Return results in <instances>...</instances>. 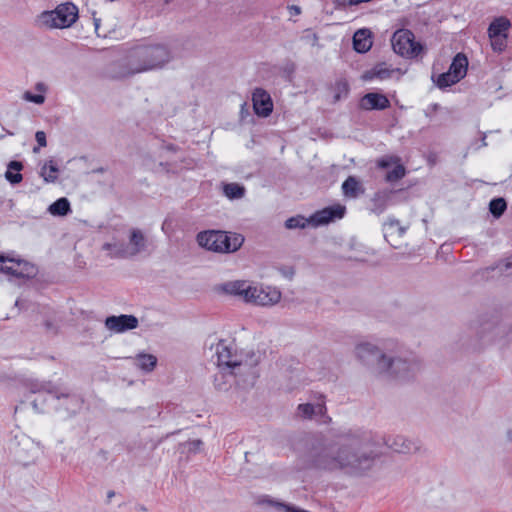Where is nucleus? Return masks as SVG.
Here are the masks:
<instances>
[{
    "instance_id": "obj_1",
    "label": "nucleus",
    "mask_w": 512,
    "mask_h": 512,
    "mask_svg": "<svg viewBox=\"0 0 512 512\" xmlns=\"http://www.w3.org/2000/svg\"><path fill=\"white\" fill-rule=\"evenodd\" d=\"M332 439L321 434L314 438L305 455L309 468L362 476L374 465L378 445L371 431L362 428L331 429Z\"/></svg>"
},
{
    "instance_id": "obj_38",
    "label": "nucleus",
    "mask_w": 512,
    "mask_h": 512,
    "mask_svg": "<svg viewBox=\"0 0 512 512\" xmlns=\"http://www.w3.org/2000/svg\"><path fill=\"white\" fill-rule=\"evenodd\" d=\"M400 159L396 156H384L377 161V166L381 169L392 168Z\"/></svg>"
},
{
    "instance_id": "obj_35",
    "label": "nucleus",
    "mask_w": 512,
    "mask_h": 512,
    "mask_svg": "<svg viewBox=\"0 0 512 512\" xmlns=\"http://www.w3.org/2000/svg\"><path fill=\"white\" fill-rule=\"evenodd\" d=\"M507 208V203L504 198H494L489 203V211L495 217L499 218L503 215Z\"/></svg>"
},
{
    "instance_id": "obj_16",
    "label": "nucleus",
    "mask_w": 512,
    "mask_h": 512,
    "mask_svg": "<svg viewBox=\"0 0 512 512\" xmlns=\"http://www.w3.org/2000/svg\"><path fill=\"white\" fill-rule=\"evenodd\" d=\"M359 107L362 110H385L390 107V101L384 94L370 92L360 99Z\"/></svg>"
},
{
    "instance_id": "obj_20",
    "label": "nucleus",
    "mask_w": 512,
    "mask_h": 512,
    "mask_svg": "<svg viewBox=\"0 0 512 512\" xmlns=\"http://www.w3.org/2000/svg\"><path fill=\"white\" fill-rule=\"evenodd\" d=\"M251 289V286L242 280L229 281L222 285V290L230 295L239 296L243 298L247 302L248 300V290Z\"/></svg>"
},
{
    "instance_id": "obj_7",
    "label": "nucleus",
    "mask_w": 512,
    "mask_h": 512,
    "mask_svg": "<svg viewBox=\"0 0 512 512\" xmlns=\"http://www.w3.org/2000/svg\"><path fill=\"white\" fill-rule=\"evenodd\" d=\"M346 207L341 204L328 206L312 214L309 218H305L302 215H297L288 218L285 221V227L289 230L292 229H304L309 224L314 227L325 225L336 219L344 217Z\"/></svg>"
},
{
    "instance_id": "obj_41",
    "label": "nucleus",
    "mask_w": 512,
    "mask_h": 512,
    "mask_svg": "<svg viewBox=\"0 0 512 512\" xmlns=\"http://www.w3.org/2000/svg\"><path fill=\"white\" fill-rule=\"evenodd\" d=\"M3 264L4 263H1L0 265V271L18 278L17 266L15 263H10V265Z\"/></svg>"
},
{
    "instance_id": "obj_33",
    "label": "nucleus",
    "mask_w": 512,
    "mask_h": 512,
    "mask_svg": "<svg viewBox=\"0 0 512 512\" xmlns=\"http://www.w3.org/2000/svg\"><path fill=\"white\" fill-rule=\"evenodd\" d=\"M223 192L229 199H239L244 196L245 188L238 183H228L224 185Z\"/></svg>"
},
{
    "instance_id": "obj_19",
    "label": "nucleus",
    "mask_w": 512,
    "mask_h": 512,
    "mask_svg": "<svg viewBox=\"0 0 512 512\" xmlns=\"http://www.w3.org/2000/svg\"><path fill=\"white\" fill-rule=\"evenodd\" d=\"M372 47V33L369 29L357 30L353 35V48L358 53H366Z\"/></svg>"
},
{
    "instance_id": "obj_50",
    "label": "nucleus",
    "mask_w": 512,
    "mask_h": 512,
    "mask_svg": "<svg viewBox=\"0 0 512 512\" xmlns=\"http://www.w3.org/2000/svg\"><path fill=\"white\" fill-rule=\"evenodd\" d=\"M35 89L41 93H44L47 90V86L43 82H38L35 85Z\"/></svg>"
},
{
    "instance_id": "obj_42",
    "label": "nucleus",
    "mask_w": 512,
    "mask_h": 512,
    "mask_svg": "<svg viewBox=\"0 0 512 512\" xmlns=\"http://www.w3.org/2000/svg\"><path fill=\"white\" fill-rule=\"evenodd\" d=\"M5 177L6 179L11 183V184H18L22 181L23 177H22V174L20 173H13L12 171L10 170H7L6 173H5Z\"/></svg>"
},
{
    "instance_id": "obj_2",
    "label": "nucleus",
    "mask_w": 512,
    "mask_h": 512,
    "mask_svg": "<svg viewBox=\"0 0 512 512\" xmlns=\"http://www.w3.org/2000/svg\"><path fill=\"white\" fill-rule=\"evenodd\" d=\"M355 355L379 375L398 383L414 380L422 368L421 360L415 354L404 351L392 341H386L382 346L361 342L355 347Z\"/></svg>"
},
{
    "instance_id": "obj_3",
    "label": "nucleus",
    "mask_w": 512,
    "mask_h": 512,
    "mask_svg": "<svg viewBox=\"0 0 512 512\" xmlns=\"http://www.w3.org/2000/svg\"><path fill=\"white\" fill-rule=\"evenodd\" d=\"M172 60V52L163 43L140 42L129 47L124 57L113 64L111 76L126 78L136 74L162 69Z\"/></svg>"
},
{
    "instance_id": "obj_11",
    "label": "nucleus",
    "mask_w": 512,
    "mask_h": 512,
    "mask_svg": "<svg viewBox=\"0 0 512 512\" xmlns=\"http://www.w3.org/2000/svg\"><path fill=\"white\" fill-rule=\"evenodd\" d=\"M248 300L247 302L260 305V306H269L274 305L281 299V292L276 288L267 286V287H253L248 290Z\"/></svg>"
},
{
    "instance_id": "obj_37",
    "label": "nucleus",
    "mask_w": 512,
    "mask_h": 512,
    "mask_svg": "<svg viewBox=\"0 0 512 512\" xmlns=\"http://www.w3.org/2000/svg\"><path fill=\"white\" fill-rule=\"evenodd\" d=\"M507 37L508 36H501V37L490 38L492 49L495 52H502V51H504L506 46H507Z\"/></svg>"
},
{
    "instance_id": "obj_56",
    "label": "nucleus",
    "mask_w": 512,
    "mask_h": 512,
    "mask_svg": "<svg viewBox=\"0 0 512 512\" xmlns=\"http://www.w3.org/2000/svg\"><path fill=\"white\" fill-rule=\"evenodd\" d=\"M39 148H40L39 146H38V147H34V148H33V152H34V153L39 152Z\"/></svg>"
},
{
    "instance_id": "obj_44",
    "label": "nucleus",
    "mask_w": 512,
    "mask_h": 512,
    "mask_svg": "<svg viewBox=\"0 0 512 512\" xmlns=\"http://www.w3.org/2000/svg\"><path fill=\"white\" fill-rule=\"evenodd\" d=\"M512 267V256L508 258L507 260L499 263L495 269H499L500 272L508 271ZM494 270V268H492Z\"/></svg>"
},
{
    "instance_id": "obj_47",
    "label": "nucleus",
    "mask_w": 512,
    "mask_h": 512,
    "mask_svg": "<svg viewBox=\"0 0 512 512\" xmlns=\"http://www.w3.org/2000/svg\"><path fill=\"white\" fill-rule=\"evenodd\" d=\"M23 168V164L19 161H11L9 164H8V170H14L16 171V173H19V171H21Z\"/></svg>"
},
{
    "instance_id": "obj_27",
    "label": "nucleus",
    "mask_w": 512,
    "mask_h": 512,
    "mask_svg": "<svg viewBox=\"0 0 512 512\" xmlns=\"http://www.w3.org/2000/svg\"><path fill=\"white\" fill-rule=\"evenodd\" d=\"M7 262L16 264L18 278H32L37 274V268L27 261L7 258Z\"/></svg>"
},
{
    "instance_id": "obj_53",
    "label": "nucleus",
    "mask_w": 512,
    "mask_h": 512,
    "mask_svg": "<svg viewBox=\"0 0 512 512\" xmlns=\"http://www.w3.org/2000/svg\"><path fill=\"white\" fill-rule=\"evenodd\" d=\"M114 496H115V492H114V491H112V490H111V491H109V492L107 493V499H108V501H110V500H111V498H112V497H114Z\"/></svg>"
},
{
    "instance_id": "obj_18",
    "label": "nucleus",
    "mask_w": 512,
    "mask_h": 512,
    "mask_svg": "<svg viewBox=\"0 0 512 512\" xmlns=\"http://www.w3.org/2000/svg\"><path fill=\"white\" fill-rule=\"evenodd\" d=\"M392 195L393 191L388 189L377 191L371 199L370 211L376 215L382 214L388 207Z\"/></svg>"
},
{
    "instance_id": "obj_34",
    "label": "nucleus",
    "mask_w": 512,
    "mask_h": 512,
    "mask_svg": "<svg viewBox=\"0 0 512 512\" xmlns=\"http://www.w3.org/2000/svg\"><path fill=\"white\" fill-rule=\"evenodd\" d=\"M406 175V169L404 165H402L399 162H397L391 170H389L386 173L385 180L389 183L397 182L398 180L402 179Z\"/></svg>"
},
{
    "instance_id": "obj_26",
    "label": "nucleus",
    "mask_w": 512,
    "mask_h": 512,
    "mask_svg": "<svg viewBox=\"0 0 512 512\" xmlns=\"http://www.w3.org/2000/svg\"><path fill=\"white\" fill-rule=\"evenodd\" d=\"M56 399H64L65 403L63 404V408L72 414L76 413L83 403V400L77 394L59 393V398Z\"/></svg>"
},
{
    "instance_id": "obj_24",
    "label": "nucleus",
    "mask_w": 512,
    "mask_h": 512,
    "mask_svg": "<svg viewBox=\"0 0 512 512\" xmlns=\"http://www.w3.org/2000/svg\"><path fill=\"white\" fill-rule=\"evenodd\" d=\"M510 26L511 23L506 17L495 18L488 27L489 38L508 36Z\"/></svg>"
},
{
    "instance_id": "obj_14",
    "label": "nucleus",
    "mask_w": 512,
    "mask_h": 512,
    "mask_svg": "<svg viewBox=\"0 0 512 512\" xmlns=\"http://www.w3.org/2000/svg\"><path fill=\"white\" fill-rule=\"evenodd\" d=\"M253 108L256 115L267 117L272 113L273 103L270 94L262 88H256L252 94Z\"/></svg>"
},
{
    "instance_id": "obj_22",
    "label": "nucleus",
    "mask_w": 512,
    "mask_h": 512,
    "mask_svg": "<svg viewBox=\"0 0 512 512\" xmlns=\"http://www.w3.org/2000/svg\"><path fill=\"white\" fill-rule=\"evenodd\" d=\"M394 71V69L387 67L385 63H378L370 70L365 71L362 75V79L364 81H370L375 78L385 80L391 78Z\"/></svg>"
},
{
    "instance_id": "obj_10",
    "label": "nucleus",
    "mask_w": 512,
    "mask_h": 512,
    "mask_svg": "<svg viewBox=\"0 0 512 512\" xmlns=\"http://www.w3.org/2000/svg\"><path fill=\"white\" fill-rule=\"evenodd\" d=\"M218 366V372L214 375V387L216 390L221 392L228 391L233 384L238 386H244L246 383H243V379L238 375L232 367H228V363H221L220 361H216Z\"/></svg>"
},
{
    "instance_id": "obj_51",
    "label": "nucleus",
    "mask_w": 512,
    "mask_h": 512,
    "mask_svg": "<svg viewBox=\"0 0 512 512\" xmlns=\"http://www.w3.org/2000/svg\"><path fill=\"white\" fill-rule=\"evenodd\" d=\"M388 224H389L390 226H396V225H399V220H397V219H391V218H390V219L388 220Z\"/></svg>"
},
{
    "instance_id": "obj_59",
    "label": "nucleus",
    "mask_w": 512,
    "mask_h": 512,
    "mask_svg": "<svg viewBox=\"0 0 512 512\" xmlns=\"http://www.w3.org/2000/svg\"><path fill=\"white\" fill-rule=\"evenodd\" d=\"M172 0H165V4H169Z\"/></svg>"
},
{
    "instance_id": "obj_55",
    "label": "nucleus",
    "mask_w": 512,
    "mask_h": 512,
    "mask_svg": "<svg viewBox=\"0 0 512 512\" xmlns=\"http://www.w3.org/2000/svg\"><path fill=\"white\" fill-rule=\"evenodd\" d=\"M399 231H400V234H404V233H405V228L400 227V228H399Z\"/></svg>"
},
{
    "instance_id": "obj_49",
    "label": "nucleus",
    "mask_w": 512,
    "mask_h": 512,
    "mask_svg": "<svg viewBox=\"0 0 512 512\" xmlns=\"http://www.w3.org/2000/svg\"><path fill=\"white\" fill-rule=\"evenodd\" d=\"M189 445H190V448H189L190 450L196 451L202 445V441L201 440H193L189 443Z\"/></svg>"
},
{
    "instance_id": "obj_52",
    "label": "nucleus",
    "mask_w": 512,
    "mask_h": 512,
    "mask_svg": "<svg viewBox=\"0 0 512 512\" xmlns=\"http://www.w3.org/2000/svg\"><path fill=\"white\" fill-rule=\"evenodd\" d=\"M290 9L293 10L296 15L300 14V12H301L300 7L295 6V5L291 6Z\"/></svg>"
},
{
    "instance_id": "obj_13",
    "label": "nucleus",
    "mask_w": 512,
    "mask_h": 512,
    "mask_svg": "<svg viewBox=\"0 0 512 512\" xmlns=\"http://www.w3.org/2000/svg\"><path fill=\"white\" fill-rule=\"evenodd\" d=\"M383 440L388 448L397 453H413L420 449L417 441L410 440L402 435L389 436Z\"/></svg>"
},
{
    "instance_id": "obj_58",
    "label": "nucleus",
    "mask_w": 512,
    "mask_h": 512,
    "mask_svg": "<svg viewBox=\"0 0 512 512\" xmlns=\"http://www.w3.org/2000/svg\"><path fill=\"white\" fill-rule=\"evenodd\" d=\"M482 143H483V146H486L485 136H484V137H483V139H482Z\"/></svg>"
},
{
    "instance_id": "obj_43",
    "label": "nucleus",
    "mask_w": 512,
    "mask_h": 512,
    "mask_svg": "<svg viewBox=\"0 0 512 512\" xmlns=\"http://www.w3.org/2000/svg\"><path fill=\"white\" fill-rule=\"evenodd\" d=\"M45 401V397L39 394V396L32 401V406L37 412H43V406Z\"/></svg>"
},
{
    "instance_id": "obj_4",
    "label": "nucleus",
    "mask_w": 512,
    "mask_h": 512,
    "mask_svg": "<svg viewBox=\"0 0 512 512\" xmlns=\"http://www.w3.org/2000/svg\"><path fill=\"white\" fill-rule=\"evenodd\" d=\"M210 349H215V355L221 363L229 364L238 375L243 379V383L252 386L258 377L256 366L260 363L261 355L253 350L240 352L236 351L232 344H228L225 340H220L214 346L211 344Z\"/></svg>"
},
{
    "instance_id": "obj_25",
    "label": "nucleus",
    "mask_w": 512,
    "mask_h": 512,
    "mask_svg": "<svg viewBox=\"0 0 512 512\" xmlns=\"http://www.w3.org/2000/svg\"><path fill=\"white\" fill-rule=\"evenodd\" d=\"M102 250L108 252V256L112 259H130L129 253L126 250L125 243L121 242H106L102 245Z\"/></svg>"
},
{
    "instance_id": "obj_31",
    "label": "nucleus",
    "mask_w": 512,
    "mask_h": 512,
    "mask_svg": "<svg viewBox=\"0 0 512 512\" xmlns=\"http://www.w3.org/2000/svg\"><path fill=\"white\" fill-rule=\"evenodd\" d=\"M137 366L145 372H151L156 364L157 358L152 354L140 353L136 357Z\"/></svg>"
},
{
    "instance_id": "obj_8",
    "label": "nucleus",
    "mask_w": 512,
    "mask_h": 512,
    "mask_svg": "<svg viewBox=\"0 0 512 512\" xmlns=\"http://www.w3.org/2000/svg\"><path fill=\"white\" fill-rule=\"evenodd\" d=\"M78 18V8L73 3L60 4L53 11H44L38 16V24L45 28H67Z\"/></svg>"
},
{
    "instance_id": "obj_39",
    "label": "nucleus",
    "mask_w": 512,
    "mask_h": 512,
    "mask_svg": "<svg viewBox=\"0 0 512 512\" xmlns=\"http://www.w3.org/2000/svg\"><path fill=\"white\" fill-rule=\"evenodd\" d=\"M23 99L28 101V102H32V103H35V104H43L44 101H45V96L43 94H33L32 92L30 91H26L24 94H23Z\"/></svg>"
},
{
    "instance_id": "obj_6",
    "label": "nucleus",
    "mask_w": 512,
    "mask_h": 512,
    "mask_svg": "<svg viewBox=\"0 0 512 512\" xmlns=\"http://www.w3.org/2000/svg\"><path fill=\"white\" fill-rule=\"evenodd\" d=\"M244 237L238 233L221 230H206L197 234V243L216 253H233L243 244Z\"/></svg>"
},
{
    "instance_id": "obj_9",
    "label": "nucleus",
    "mask_w": 512,
    "mask_h": 512,
    "mask_svg": "<svg viewBox=\"0 0 512 512\" xmlns=\"http://www.w3.org/2000/svg\"><path fill=\"white\" fill-rule=\"evenodd\" d=\"M391 42L394 52L407 58L417 57L423 49L422 45L415 41L414 34L407 29L396 31Z\"/></svg>"
},
{
    "instance_id": "obj_32",
    "label": "nucleus",
    "mask_w": 512,
    "mask_h": 512,
    "mask_svg": "<svg viewBox=\"0 0 512 512\" xmlns=\"http://www.w3.org/2000/svg\"><path fill=\"white\" fill-rule=\"evenodd\" d=\"M30 391L35 394H41V392H47L53 398H59V390L56 386L51 383H33L30 386Z\"/></svg>"
},
{
    "instance_id": "obj_48",
    "label": "nucleus",
    "mask_w": 512,
    "mask_h": 512,
    "mask_svg": "<svg viewBox=\"0 0 512 512\" xmlns=\"http://www.w3.org/2000/svg\"><path fill=\"white\" fill-rule=\"evenodd\" d=\"M283 71H284V73H285V74H287V75H289V76H290V75H291V74H293V73H294V71H295V64H294L293 62H291V61H288V62L284 65V67H283Z\"/></svg>"
},
{
    "instance_id": "obj_54",
    "label": "nucleus",
    "mask_w": 512,
    "mask_h": 512,
    "mask_svg": "<svg viewBox=\"0 0 512 512\" xmlns=\"http://www.w3.org/2000/svg\"><path fill=\"white\" fill-rule=\"evenodd\" d=\"M6 262H7V257L0 254V263H6Z\"/></svg>"
},
{
    "instance_id": "obj_12",
    "label": "nucleus",
    "mask_w": 512,
    "mask_h": 512,
    "mask_svg": "<svg viewBox=\"0 0 512 512\" xmlns=\"http://www.w3.org/2000/svg\"><path fill=\"white\" fill-rule=\"evenodd\" d=\"M129 258H134L148 250V239L139 228L129 230L128 243L125 244Z\"/></svg>"
},
{
    "instance_id": "obj_57",
    "label": "nucleus",
    "mask_w": 512,
    "mask_h": 512,
    "mask_svg": "<svg viewBox=\"0 0 512 512\" xmlns=\"http://www.w3.org/2000/svg\"><path fill=\"white\" fill-rule=\"evenodd\" d=\"M324 417H326V418H327V420H324V423H327V421H331V418H330V417H328V416H326V415H325Z\"/></svg>"
},
{
    "instance_id": "obj_46",
    "label": "nucleus",
    "mask_w": 512,
    "mask_h": 512,
    "mask_svg": "<svg viewBox=\"0 0 512 512\" xmlns=\"http://www.w3.org/2000/svg\"><path fill=\"white\" fill-rule=\"evenodd\" d=\"M35 139L39 147H45L47 145L46 134L44 131H37L35 133Z\"/></svg>"
},
{
    "instance_id": "obj_28",
    "label": "nucleus",
    "mask_w": 512,
    "mask_h": 512,
    "mask_svg": "<svg viewBox=\"0 0 512 512\" xmlns=\"http://www.w3.org/2000/svg\"><path fill=\"white\" fill-rule=\"evenodd\" d=\"M59 169L52 159L46 161L41 167L40 175L47 183H53L58 178Z\"/></svg>"
},
{
    "instance_id": "obj_5",
    "label": "nucleus",
    "mask_w": 512,
    "mask_h": 512,
    "mask_svg": "<svg viewBox=\"0 0 512 512\" xmlns=\"http://www.w3.org/2000/svg\"><path fill=\"white\" fill-rule=\"evenodd\" d=\"M510 331L511 329L502 323L499 312L485 313L471 323L467 346L474 351L481 350L505 338Z\"/></svg>"
},
{
    "instance_id": "obj_36",
    "label": "nucleus",
    "mask_w": 512,
    "mask_h": 512,
    "mask_svg": "<svg viewBox=\"0 0 512 512\" xmlns=\"http://www.w3.org/2000/svg\"><path fill=\"white\" fill-rule=\"evenodd\" d=\"M457 82H459V80H456V78L452 77L448 71L440 74L436 80V84L440 89L450 87Z\"/></svg>"
},
{
    "instance_id": "obj_17",
    "label": "nucleus",
    "mask_w": 512,
    "mask_h": 512,
    "mask_svg": "<svg viewBox=\"0 0 512 512\" xmlns=\"http://www.w3.org/2000/svg\"><path fill=\"white\" fill-rule=\"evenodd\" d=\"M298 415L303 419H312L313 417L325 416L327 408L324 396H320V400L315 403L299 404L297 407Z\"/></svg>"
},
{
    "instance_id": "obj_45",
    "label": "nucleus",
    "mask_w": 512,
    "mask_h": 512,
    "mask_svg": "<svg viewBox=\"0 0 512 512\" xmlns=\"http://www.w3.org/2000/svg\"><path fill=\"white\" fill-rule=\"evenodd\" d=\"M355 0H334V6L336 9H344L347 6L354 5Z\"/></svg>"
},
{
    "instance_id": "obj_23",
    "label": "nucleus",
    "mask_w": 512,
    "mask_h": 512,
    "mask_svg": "<svg viewBox=\"0 0 512 512\" xmlns=\"http://www.w3.org/2000/svg\"><path fill=\"white\" fill-rule=\"evenodd\" d=\"M467 66H468L467 57L462 53H458L454 57L451 65L449 67L448 72L452 75V77H454V78H456V80L460 81L466 75Z\"/></svg>"
},
{
    "instance_id": "obj_30",
    "label": "nucleus",
    "mask_w": 512,
    "mask_h": 512,
    "mask_svg": "<svg viewBox=\"0 0 512 512\" xmlns=\"http://www.w3.org/2000/svg\"><path fill=\"white\" fill-rule=\"evenodd\" d=\"M332 90L334 92V102H338L348 97L350 86L346 79L341 78L335 82V84L332 87Z\"/></svg>"
},
{
    "instance_id": "obj_29",
    "label": "nucleus",
    "mask_w": 512,
    "mask_h": 512,
    "mask_svg": "<svg viewBox=\"0 0 512 512\" xmlns=\"http://www.w3.org/2000/svg\"><path fill=\"white\" fill-rule=\"evenodd\" d=\"M48 211L54 216H66L71 212L70 202L67 198L61 197L49 206Z\"/></svg>"
},
{
    "instance_id": "obj_21",
    "label": "nucleus",
    "mask_w": 512,
    "mask_h": 512,
    "mask_svg": "<svg viewBox=\"0 0 512 512\" xmlns=\"http://www.w3.org/2000/svg\"><path fill=\"white\" fill-rule=\"evenodd\" d=\"M342 192L345 197L356 199L364 194L365 188L355 176H349L342 183Z\"/></svg>"
},
{
    "instance_id": "obj_40",
    "label": "nucleus",
    "mask_w": 512,
    "mask_h": 512,
    "mask_svg": "<svg viewBox=\"0 0 512 512\" xmlns=\"http://www.w3.org/2000/svg\"><path fill=\"white\" fill-rule=\"evenodd\" d=\"M43 325L47 331H55V312L50 310L47 312L46 318L43 320Z\"/></svg>"
},
{
    "instance_id": "obj_15",
    "label": "nucleus",
    "mask_w": 512,
    "mask_h": 512,
    "mask_svg": "<svg viewBox=\"0 0 512 512\" xmlns=\"http://www.w3.org/2000/svg\"><path fill=\"white\" fill-rule=\"evenodd\" d=\"M138 319L134 315L122 314L109 316L105 320V326L112 331L121 333L138 327Z\"/></svg>"
}]
</instances>
